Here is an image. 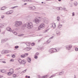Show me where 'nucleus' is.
Returning a JSON list of instances; mask_svg holds the SVG:
<instances>
[{"label": "nucleus", "mask_w": 78, "mask_h": 78, "mask_svg": "<svg viewBox=\"0 0 78 78\" xmlns=\"http://www.w3.org/2000/svg\"><path fill=\"white\" fill-rule=\"evenodd\" d=\"M12 74V73H11V72H9L7 74V75H9V76H10V75H11Z\"/></svg>", "instance_id": "19"}, {"label": "nucleus", "mask_w": 78, "mask_h": 78, "mask_svg": "<svg viewBox=\"0 0 78 78\" xmlns=\"http://www.w3.org/2000/svg\"><path fill=\"white\" fill-rule=\"evenodd\" d=\"M6 41H7V40L6 39H3L2 40L1 42H5Z\"/></svg>", "instance_id": "21"}, {"label": "nucleus", "mask_w": 78, "mask_h": 78, "mask_svg": "<svg viewBox=\"0 0 78 78\" xmlns=\"http://www.w3.org/2000/svg\"><path fill=\"white\" fill-rule=\"evenodd\" d=\"M18 7V6H14V7H11V9H14V8H17Z\"/></svg>", "instance_id": "33"}, {"label": "nucleus", "mask_w": 78, "mask_h": 78, "mask_svg": "<svg viewBox=\"0 0 78 78\" xmlns=\"http://www.w3.org/2000/svg\"><path fill=\"white\" fill-rule=\"evenodd\" d=\"M21 64H24V65H25V64H26V60H23L21 62Z\"/></svg>", "instance_id": "12"}, {"label": "nucleus", "mask_w": 78, "mask_h": 78, "mask_svg": "<svg viewBox=\"0 0 78 78\" xmlns=\"http://www.w3.org/2000/svg\"><path fill=\"white\" fill-rule=\"evenodd\" d=\"M8 53H9L8 50H3L1 52L2 54H6Z\"/></svg>", "instance_id": "6"}, {"label": "nucleus", "mask_w": 78, "mask_h": 78, "mask_svg": "<svg viewBox=\"0 0 78 78\" xmlns=\"http://www.w3.org/2000/svg\"><path fill=\"white\" fill-rule=\"evenodd\" d=\"M74 5L75 6H77V5H78V2H74Z\"/></svg>", "instance_id": "25"}, {"label": "nucleus", "mask_w": 78, "mask_h": 78, "mask_svg": "<svg viewBox=\"0 0 78 78\" xmlns=\"http://www.w3.org/2000/svg\"><path fill=\"white\" fill-rule=\"evenodd\" d=\"M31 49V48H30V47H27L26 48V49L27 50V51H29V50H30Z\"/></svg>", "instance_id": "28"}, {"label": "nucleus", "mask_w": 78, "mask_h": 78, "mask_svg": "<svg viewBox=\"0 0 78 78\" xmlns=\"http://www.w3.org/2000/svg\"><path fill=\"white\" fill-rule=\"evenodd\" d=\"M75 51H78V48H77V47L75 48Z\"/></svg>", "instance_id": "38"}, {"label": "nucleus", "mask_w": 78, "mask_h": 78, "mask_svg": "<svg viewBox=\"0 0 78 78\" xmlns=\"http://www.w3.org/2000/svg\"><path fill=\"white\" fill-rule=\"evenodd\" d=\"M75 16V13L74 12H73L72 13V16Z\"/></svg>", "instance_id": "47"}, {"label": "nucleus", "mask_w": 78, "mask_h": 78, "mask_svg": "<svg viewBox=\"0 0 78 78\" xmlns=\"http://www.w3.org/2000/svg\"><path fill=\"white\" fill-rule=\"evenodd\" d=\"M23 35H24V34H20L19 35H18V36H23Z\"/></svg>", "instance_id": "42"}, {"label": "nucleus", "mask_w": 78, "mask_h": 78, "mask_svg": "<svg viewBox=\"0 0 78 78\" xmlns=\"http://www.w3.org/2000/svg\"><path fill=\"white\" fill-rule=\"evenodd\" d=\"M62 23H64V21H62Z\"/></svg>", "instance_id": "60"}, {"label": "nucleus", "mask_w": 78, "mask_h": 78, "mask_svg": "<svg viewBox=\"0 0 78 78\" xmlns=\"http://www.w3.org/2000/svg\"><path fill=\"white\" fill-rule=\"evenodd\" d=\"M27 5V3H25L24 4V5Z\"/></svg>", "instance_id": "56"}, {"label": "nucleus", "mask_w": 78, "mask_h": 78, "mask_svg": "<svg viewBox=\"0 0 78 78\" xmlns=\"http://www.w3.org/2000/svg\"><path fill=\"white\" fill-rule=\"evenodd\" d=\"M56 34L58 36H59L61 34V32L59 31H57L56 32Z\"/></svg>", "instance_id": "15"}, {"label": "nucleus", "mask_w": 78, "mask_h": 78, "mask_svg": "<svg viewBox=\"0 0 78 78\" xmlns=\"http://www.w3.org/2000/svg\"><path fill=\"white\" fill-rule=\"evenodd\" d=\"M38 55H39V53L38 52H37L35 55L37 56H38Z\"/></svg>", "instance_id": "39"}, {"label": "nucleus", "mask_w": 78, "mask_h": 78, "mask_svg": "<svg viewBox=\"0 0 78 78\" xmlns=\"http://www.w3.org/2000/svg\"><path fill=\"white\" fill-rule=\"evenodd\" d=\"M51 42V40L50 39H48L47 41V43L49 44Z\"/></svg>", "instance_id": "30"}, {"label": "nucleus", "mask_w": 78, "mask_h": 78, "mask_svg": "<svg viewBox=\"0 0 78 78\" xmlns=\"http://www.w3.org/2000/svg\"><path fill=\"white\" fill-rule=\"evenodd\" d=\"M41 77H42V76H38V78H41Z\"/></svg>", "instance_id": "55"}, {"label": "nucleus", "mask_w": 78, "mask_h": 78, "mask_svg": "<svg viewBox=\"0 0 78 78\" xmlns=\"http://www.w3.org/2000/svg\"><path fill=\"white\" fill-rule=\"evenodd\" d=\"M62 27V25L61 24H59L58 25V29L59 30H62V29L61 28Z\"/></svg>", "instance_id": "9"}, {"label": "nucleus", "mask_w": 78, "mask_h": 78, "mask_svg": "<svg viewBox=\"0 0 78 78\" xmlns=\"http://www.w3.org/2000/svg\"><path fill=\"white\" fill-rule=\"evenodd\" d=\"M70 6L71 7H72V5H71Z\"/></svg>", "instance_id": "64"}, {"label": "nucleus", "mask_w": 78, "mask_h": 78, "mask_svg": "<svg viewBox=\"0 0 78 78\" xmlns=\"http://www.w3.org/2000/svg\"><path fill=\"white\" fill-rule=\"evenodd\" d=\"M51 0H46V1H50Z\"/></svg>", "instance_id": "62"}, {"label": "nucleus", "mask_w": 78, "mask_h": 78, "mask_svg": "<svg viewBox=\"0 0 78 78\" xmlns=\"http://www.w3.org/2000/svg\"><path fill=\"white\" fill-rule=\"evenodd\" d=\"M31 45H32V46H33L34 45V43H32L31 44Z\"/></svg>", "instance_id": "45"}, {"label": "nucleus", "mask_w": 78, "mask_h": 78, "mask_svg": "<svg viewBox=\"0 0 78 78\" xmlns=\"http://www.w3.org/2000/svg\"><path fill=\"white\" fill-rule=\"evenodd\" d=\"M65 47L66 50H70L71 48L72 47V45H69L66 46H65Z\"/></svg>", "instance_id": "5"}, {"label": "nucleus", "mask_w": 78, "mask_h": 78, "mask_svg": "<svg viewBox=\"0 0 78 78\" xmlns=\"http://www.w3.org/2000/svg\"><path fill=\"white\" fill-rule=\"evenodd\" d=\"M1 18L2 19H4V18H5V16H1Z\"/></svg>", "instance_id": "43"}, {"label": "nucleus", "mask_w": 78, "mask_h": 78, "mask_svg": "<svg viewBox=\"0 0 78 78\" xmlns=\"http://www.w3.org/2000/svg\"><path fill=\"white\" fill-rule=\"evenodd\" d=\"M12 58H14L16 57V55L14 54H13L12 55Z\"/></svg>", "instance_id": "34"}, {"label": "nucleus", "mask_w": 78, "mask_h": 78, "mask_svg": "<svg viewBox=\"0 0 78 78\" xmlns=\"http://www.w3.org/2000/svg\"><path fill=\"white\" fill-rule=\"evenodd\" d=\"M40 21V20L39 19L35 20H34V22L36 23H39V22Z\"/></svg>", "instance_id": "10"}, {"label": "nucleus", "mask_w": 78, "mask_h": 78, "mask_svg": "<svg viewBox=\"0 0 78 78\" xmlns=\"http://www.w3.org/2000/svg\"><path fill=\"white\" fill-rule=\"evenodd\" d=\"M44 27H45V25H44V23H41L38 27V30H40L41 28H44Z\"/></svg>", "instance_id": "4"}, {"label": "nucleus", "mask_w": 78, "mask_h": 78, "mask_svg": "<svg viewBox=\"0 0 78 78\" xmlns=\"http://www.w3.org/2000/svg\"><path fill=\"white\" fill-rule=\"evenodd\" d=\"M52 26L53 28H55V27H56V24H55V23H52Z\"/></svg>", "instance_id": "11"}, {"label": "nucleus", "mask_w": 78, "mask_h": 78, "mask_svg": "<svg viewBox=\"0 0 78 78\" xmlns=\"http://www.w3.org/2000/svg\"><path fill=\"white\" fill-rule=\"evenodd\" d=\"M54 37V36H52L49 39L50 40V39H53V38Z\"/></svg>", "instance_id": "52"}, {"label": "nucleus", "mask_w": 78, "mask_h": 78, "mask_svg": "<svg viewBox=\"0 0 78 78\" xmlns=\"http://www.w3.org/2000/svg\"><path fill=\"white\" fill-rule=\"evenodd\" d=\"M14 61V60H13V59H11L10 60V61H12V62H13V61Z\"/></svg>", "instance_id": "49"}, {"label": "nucleus", "mask_w": 78, "mask_h": 78, "mask_svg": "<svg viewBox=\"0 0 78 78\" xmlns=\"http://www.w3.org/2000/svg\"><path fill=\"white\" fill-rule=\"evenodd\" d=\"M60 49L56 48H51L49 49L48 52L50 53H52L54 52H58Z\"/></svg>", "instance_id": "2"}, {"label": "nucleus", "mask_w": 78, "mask_h": 78, "mask_svg": "<svg viewBox=\"0 0 78 78\" xmlns=\"http://www.w3.org/2000/svg\"><path fill=\"white\" fill-rule=\"evenodd\" d=\"M27 78H30V76H27Z\"/></svg>", "instance_id": "57"}, {"label": "nucleus", "mask_w": 78, "mask_h": 78, "mask_svg": "<svg viewBox=\"0 0 78 78\" xmlns=\"http://www.w3.org/2000/svg\"><path fill=\"white\" fill-rule=\"evenodd\" d=\"M27 2H32V1L31 0H26Z\"/></svg>", "instance_id": "48"}, {"label": "nucleus", "mask_w": 78, "mask_h": 78, "mask_svg": "<svg viewBox=\"0 0 78 78\" xmlns=\"http://www.w3.org/2000/svg\"><path fill=\"white\" fill-rule=\"evenodd\" d=\"M43 3H44V2H41L42 4H43Z\"/></svg>", "instance_id": "63"}, {"label": "nucleus", "mask_w": 78, "mask_h": 78, "mask_svg": "<svg viewBox=\"0 0 78 78\" xmlns=\"http://www.w3.org/2000/svg\"><path fill=\"white\" fill-rule=\"evenodd\" d=\"M31 44V43L28 42H27L25 43L26 45H27V46H28V47H29V46H30V45Z\"/></svg>", "instance_id": "14"}, {"label": "nucleus", "mask_w": 78, "mask_h": 78, "mask_svg": "<svg viewBox=\"0 0 78 78\" xmlns=\"http://www.w3.org/2000/svg\"><path fill=\"white\" fill-rule=\"evenodd\" d=\"M6 26V23H0V28H3Z\"/></svg>", "instance_id": "7"}, {"label": "nucleus", "mask_w": 78, "mask_h": 78, "mask_svg": "<svg viewBox=\"0 0 78 78\" xmlns=\"http://www.w3.org/2000/svg\"><path fill=\"white\" fill-rule=\"evenodd\" d=\"M0 72H2V73H5V70L0 69Z\"/></svg>", "instance_id": "23"}, {"label": "nucleus", "mask_w": 78, "mask_h": 78, "mask_svg": "<svg viewBox=\"0 0 78 78\" xmlns=\"http://www.w3.org/2000/svg\"><path fill=\"white\" fill-rule=\"evenodd\" d=\"M22 24V23L20 21H16L15 23V26L16 27H20Z\"/></svg>", "instance_id": "3"}, {"label": "nucleus", "mask_w": 78, "mask_h": 78, "mask_svg": "<svg viewBox=\"0 0 78 78\" xmlns=\"http://www.w3.org/2000/svg\"><path fill=\"white\" fill-rule=\"evenodd\" d=\"M34 58H35V59H37L38 58V56L36 55H34Z\"/></svg>", "instance_id": "31"}, {"label": "nucleus", "mask_w": 78, "mask_h": 78, "mask_svg": "<svg viewBox=\"0 0 78 78\" xmlns=\"http://www.w3.org/2000/svg\"><path fill=\"white\" fill-rule=\"evenodd\" d=\"M49 30V29H46V30H45V32H47Z\"/></svg>", "instance_id": "44"}, {"label": "nucleus", "mask_w": 78, "mask_h": 78, "mask_svg": "<svg viewBox=\"0 0 78 78\" xmlns=\"http://www.w3.org/2000/svg\"><path fill=\"white\" fill-rule=\"evenodd\" d=\"M57 20L59 22V20H60V17L59 16H57Z\"/></svg>", "instance_id": "26"}, {"label": "nucleus", "mask_w": 78, "mask_h": 78, "mask_svg": "<svg viewBox=\"0 0 78 78\" xmlns=\"http://www.w3.org/2000/svg\"><path fill=\"white\" fill-rule=\"evenodd\" d=\"M62 74H64V72H60V73H59L58 75H62Z\"/></svg>", "instance_id": "24"}, {"label": "nucleus", "mask_w": 78, "mask_h": 78, "mask_svg": "<svg viewBox=\"0 0 78 78\" xmlns=\"http://www.w3.org/2000/svg\"><path fill=\"white\" fill-rule=\"evenodd\" d=\"M27 69H25V70L22 71V73H24V72H26V71H27Z\"/></svg>", "instance_id": "37"}, {"label": "nucleus", "mask_w": 78, "mask_h": 78, "mask_svg": "<svg viewBox=\"0 0 78 78\" xmlns=\"http://www.w3.org/2000/svg\"><path fill=\"white\" fill-rule=\"evenodd\" d=\"M13 34H15V35H17V32L15 31L14 32V33H13Z\"/></svg>", "instance_id": "41"}, {"label": "nucleus", "mask_w": 78, "mask_h": 78, "mask_svg": "<svg viewBox=\"0 0 78 78\" xmlns=\"http://www.w3.org/2000/svg\"><path fill=\"white\" fill-rule=\"evenodd\" d=\"M56 74H57V73H56L54 75H52L49 78H51V77H54V76H56Z\"/></svg>", "instance_id": "20"}, {"label": "nucleus", "mask_w": 78, "mask_h": 78, "mask_svg": "<svg viewBox=\"0 0 78 78\" xmlns=\"http://www.w3.org/2000/svg\"><path fill=\"white\" fill-rule=\"evenodd\" d=\"M57 9H58V10H62V7H57Z\"/></svg>", "instance_id": "22"}, {"label": "nucleus", "mask_w": 78, "mask_h": 78, "mask_svg": "<svg viewBox=\"0 0 78 78\" xmlns=\"http://www.w3.org/2000/svg\"><path fill=\"white\" fill-rule=\"evenodd\" d=\"M63 9L64 10H66V8H65V7H63Z\"/></svg>", "instance_id": "54"}, {"label": "nucleus", "mask_w": 78, "mask_h": 78, "mask_svg": "<svg viewBox=\"0 0 78 78\" xmlns=\"http://www.w3.org/2000/svg\"><path fill=\"white\" fill-rule=\"evenodd\" d=\"M25 77H26V78H28V76H27V75L26 76H25Z\"/></svg>", "instance_id": "58"}, {"label": "nucleus", "mask_w": 78, "mask_h": 78, "mask_svg": "<svg viewBox=\"0 0 78 78\" xmlns=\"http://www.w3.org/2000/svg\"><path fill=\"white\" fill-rule=\"evenodd\" d=\"M58 1L59 2H61V0H58Z\"/></svg>", "instance_id": "61"}, {"label": "nucleus", "mask_w": 78, "mask_h": 78, "mask_svg": "<svg viewBox=\"0 0 78 78\" xmlns=\"http://www.w3.org/2000/svg\"><path fill=\"white\" fill-rule=\"evenodd\" d=\"M25 55H26V56H28V54L27 53H25L24 54Z\"/></svg>", "instance_id": "46"}, {"label": "nucleus", "mask_w": 78, "mask_h": 78, "mask_svg": "<svg viewBox=\"0 0 78 78\" xmlns=\"http://www.w3.org/2000/svg\"><path fill=\"white\" fill-rule=\"evenodd\" d=\"M9 71H10V72H12V73H14V69L12 68H11L9 69Z\"/></svg>", "instance_id": "17"}, {"label": "nucleus", "mask_w": 78, "mask_h": 78, "mask_svg": "<svg viewBox=\"0 0 78 78\" xmlns=\"http://www.w3.org/2000/svg\"><path fill=\"white\" fill-rule=\"evenodd\" d=\"M6 7L3 6L2 7L1 9V10H5L6 9Z\"/></svg>", "instance_id": "18"}, {"label": "nucleus", "mask_w": 78, "mask_h": 78, "mask_svg": "<svg viewBox=\"0 0 78 78\" xmlns=\"http://www.w3.org/2000/svg\"><path fill=\"white\" fill-rule=\"evenodd\" d=\"M41 41V39L38 40V42H40Z\"/></svg>", "instance_id": "53"}, {"label": "nucleus", "mask_w": 78, "mask_h": 78, "mask_svg": "<svg viewBox=\"0 0 78 78\" xmlns=\"http://www.w3.org/2000/svg\"><path fill=\"white\" fill-rule=\"evenodd\" d=\"M19 48V46H16L15 47V48H16V49H17Z\"/></svg>", "instance_id": "36"}, {"label": "nucleus", "mask_w": 78, "mask_h": 78, "mask_svg": "<svg viewBox=\"0 0 78 78\" xmlns=\"http://www.w3.org/2000/svg\"><path fill=\"white\" fill-rule=\"evenodd\" d=\"M2 60H3L2 59H0V62H2Z\"/></svg>", "instance_id": "51"}, {"label": "nucleus", "mask_w": 78, "mask_h": 78, "mask_svg": "<svg viewBox=\"0 0 78 78\" xmlns=\"http://www.w3.org/2000/svg\"><path fill=\"white\" fill-rule=\"evenodd\" d=\"M2 62H3V63H4V64H5V63H6V62L5 61H2Z\"/></svg>", "instance_id": "50"}, {"label": "nucleus", "mask_w": 78, "mask_h": 78, "mask_svg": "<svg viewBox=\"0 0 78 78\" xmlns=\"http://www.w3.org/2000/svg\"><path fill=\"white\" fill-rule=\"evenodd\" d=\"M26 55H21V58H25Z\"/></svg>", "instance_id": "29"}, {"label": "nucleus", "mask_w": 78, "mask_h": 78, "mask_svg": "<svg viewBox=\"0 0 78 78\" xmlns=\"http://www.w3.org/2000/svg\"><path fill=\"white\" fill-rule=\"evenodd\" d=\"M47 77V76H43L41 77V78H45Z\"/></svg>", "instance_id": "32"}, {"label": "nucleus", "mask_w": 78, "mask_h": 78, "mask_svg": "<svg viewBox=\"0 0 78 78\" xmlns=\"http://www.w3.org/2000/svg\"><path fill=\"white\" fill-rule=\"evenodd\" d=\"M18 61L20 63V64H22V59H20L18 60Z\"/></svg>", "instance_id": "27"}, {"label": "nucleus", "mask_w": 78, "mask_h": 78, "mask_svg": "<svg viewBox=\"0 0 78 78\" xmlns=\"http://www.w3.org/2000/svg\"><path fill=\"white\" fill-rule=\"evenodd\" d=\"M19 69H20V68H18L15 69V70H19Z\"/></svg>", "instance_id": "40"}, {"label": "nucleus", "mask_w": 78, "mask_h": 78, "mask_svg": "<svg viewBox=\"0 0 78 78\" xmlns=\"http://www.w3.org/2000/svg\"><path fill=\"white\" fill-rule=\"evenodd\" d=\"M17 76V75H16L14 74H13V78H16V76Z\"/></svg>", "instance_id": "35"}, {"label": "nucleus", "mask_w": 78, "mask_h": 78, "mask_svg": "<svg viewBox=\"0 0 78 78\" xmlns=\"http://www.w3.org/2000/svg\"><path fill=\"white\" fill-rule=\"evenodd\" d=\"M11 11V12H10L9 11L8 12H6V14H11L13 12V11L12 10H10V12Z\"/></svg>", "instance_id": "16"}, {"label": "nucleus", "mask_w": 78, "mask_h": 78, "mask_svg": "<svg viewBox=\"0 0 78 78\" xmlns=\"http://www.w3.org/2000/svg\"><path fill=\"white\" fill-rule=\"evenodd\" d=\"M6 30H7V31H9L10 32H11V31H12V32L13 33V32H12V30L11 28H10V27H7Z\"/></svg>", "instance_id": "8"}, {"label": "nucleus", "mask_w": 78, "mask_h": 78, "mask_svg": "<svg viewBox=\"0 0 78 78\" xmlns=\"http://www.w3.org/2000/svg\"><path fill=\"white\" fill-rule=\"evenodd\" d=\"M30 8L31 9H33V8L30 7Z\"/></svg>", "instance_id": "59"}, {"label": "nucleus", "mask_w": 78, "mask_h": 78, "mask_svg": "<svg viewBox=\"0 0 78 78\" xmlns=\"http://www.w3.org/2000/svg\"><path fill=\"white\" fill-rule=\"evenodd\" d=\"M24 25L26 27L28 28V29H31L33 27V23L32 22H30L27 23Z\"/></svg>", "instance_id": "1"}, {"label": "nucleus", "mask_w": 78, "mask_h": 78, "mask_svg": "<svg viewBox=\"0 0 78 78\" xmlns=\"http://www.w3.org/2000/svg\"><path fill=\"white\" fill-rule=\"evenodd\" d=\"M27 61L28 62H29L30 63H31V59L29 57H28L27 59Z\"/></svg>", "instance_id": "13"}]
</instances>
